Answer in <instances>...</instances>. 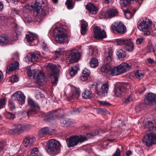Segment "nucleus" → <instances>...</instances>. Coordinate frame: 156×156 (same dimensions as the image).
Segmentation results:
<instances>
[{"label": "nucleus", "instance_id": "nucleus-16", "mask_svg": "<svg viewBox=\"0 0 156 156\" xmlns=\"http://www.w3.org/2000/svg\"><path fill=\"white\" fill-rule=\"evenodd\" d=\"M144 101L146 104L149 105L156 103V95L152 93L148 94L146 96Z\"/></svg>", "mask_w": 156, "mask_h": 156}, {"label": "nucleus", "instance_id": "nucleus-18", "mask_svg": "<svg viewBox=\"0 0 156 156\" xmlns=\"http://www.w3.org/2000/svg\"><path fill=\"white\" fill-rule=\"evenodd\" d=\"M125 86V84H119L115 91V94L117 96L121 97L124 96L126 90Z\"/></svg>", "mask_w": 156, "mask_h": 156}, {"label": "nucleus", "instance_id": "nucleus-29", "mask_svg": "<svg viewBox=\"0 0 156 156\" xmlns=\"http://www.w3.org/2000/svg\"><path fill=\"white\" fill-rule=\"evenodd\" d=\"M12 27L16 34V36L20 35L22 30V28L21 27H20L19 25L15 22L12 23Z\"/></svg>", "mask_w": 156, "mask_h": 156}, {"label": "nucleus", "instance_id": "nucleus-56", "mask_svg": "<svg viewBox=\"0 0 156 156\" xmlns=\"http://www.w3.org/2000/svg\"><path fill=\"white\" fill-rule=\"evenodd\" d=\"M88 77L87 76L83 74L82 75L80 76V79L82 81H85L87 79Z\"/></svg>", "mask_w": 156, "mask_h": 156}, {"label": "nucleus", "instance_id": "nucleus-26", "mask_svg": "<svg viewBox=\"0 0 156 156\" xmlns=\"http://www.w3.org/2000/svg\"><path fill=\"white\" fill-rule=\"evenodd\" d=\"M29 33L30 35L26 34V38L29 43H31L33 42L34 40V38H37V35L32 32H29Z\"/></svg>", "mask_w": 156, "mask_h": 156}, {"label": "nucleus", "instance_id": "nucleus-54", "mask_svg": "<svg viewBox=\"0 0 156 156\" xmlns=\"http://www.w3.org/2000/svg\"><path fill=\"white\" fill-rule=\"evenodd\" d=\"M8 106L9 109L12 111L14 110L15 109V106L14 103H9Z\"/></svg>", "mask_w": 156, "mask_h": 156}, {"label": "nucleus", "instance_id": "nucleus-64", "mask_svg": "<svg viewBox=\"0 0 156 156\" xmlns=\"http://www.w3.org/2000/svg\"><path fill=\"white\" fill-rule=\"evenodd\" d=\"M94 49L92 48H89V50L88 55L90 56L92 55L94 52Z\"/></svg>", "mask_w": 156, "mask_h": 156}, {"label": "nucleus", "instance_id": "nucleus-59", "mask_svg": "<svg viewBox=\"0 0 156 156\" xmlns=\"http://www.w3.org/2000/svg\"><path fill=\"white\" fill-rule=\"evenodd\" d=\"M144 41V38L142 37L138 38L136 41V43L137 44H140Z\"/></svg>", "mask_w": 156, "mask_h": 156}, {"label": "nucleus", "instance_id": "nucleus-44", "mask_svg": "<svg viewBox=\"0 0 156 156\" xmlns=\"http://www.w3.org/2000/svg\"><path fill=\"white\" fill-rule=\"evenodd\" d=\"M6 116L8 119L13 120L15 117V113L7 112Z\"/></svg>", "mask_w": 156, "mask_h": 156}, {"label": "nucleus", "instance_id": "nucleus-48", "mask_svg": "<svg viewBox=\"0 0 156 156\" xmlns=\"http://www.w3.org/2000/svg\"><path fill=\"white\" fill-rule=\"evenodd\" d=\"M63 50L61 48H59L55 52V57H58L63 52Z\"/></svg>", "mask_w": 156, "mask_h": 156}, {"label": "nucleus", "instance_id": "nucleus-9", "mask_svg": "<svg viewBox=\"0 0 156 156\" xmlns=\"http://www.w3.org/2000/svg\"><path fill=\"white\" fill-rule=\"evenodd\" d=\"M99 85L97 86L94 84L90 86V88H95L96 90V93L100 96L101 97H104L107 95L108 91V86L107 83H103L101 86L100 91H98V88L99 87Z\"/></svg>", "mask_w": 156, "mask_h": 156}, {"label": "nucleus", "instance_id": "nucleus-40", "mask_svg": "<svg viewBox=\"0 0 156 156\" xmlns=\"http://www.w3.org/2000/svg\"><path fill=\"white\" fill-rule=\"evenodd\" d=\"M144 75V73L142 70H138L135 73L136 77L138 79L142 78Z\"/></svg>", "mask_w": 156, "mask_h": 156}, {"label": "nucleus", "instance_id": "nucleus-6", "mask_svg": "<svg viewBox=\"0 0 156 156\" xmlns=\"http://www.w3.org/2000/svg\"><path fill=\"white\" fill-rule=\"evenodd\" d=\"M85 136H73L69 138V147H73L80 142L82 143L87 140Z\"/></svg>", "mask_w": 156, "mask_h": 156}, {"label": "nucleus", "instance_id": "nucleus-33", "mask_svg": "<svg viewBox=\"0 0 156 156\" xmlns=\"http://www.w3.org/2000/svg\"><path fill=\"white\" fill-rule=\"evenodd\" d=\"M92 95V93L88 90H85L82 94V97L85 99H90Z\"/></svg>", "mask_w": 156, "mask_h": 156}, {"label": "nucleus", "instance_id": "nucleus-62", "mask_svg": "<svg viewBox=\"0 0 156 156\" xmlns=\"http://www.w3.org/2000/svg\"><path fill=\"white\" fill-rule=\"evenodd\" d=\"M41 45L43 47V49L45 51H47L48 50V45L44 42H42L41 43Z\"/></svg>", "mask_w": 156, "mask_h": 156}, {"label": "nucleus", "instance_id": "nucleus-28", "mask_svg": "<svg viewBox=\"0 0 156 156\" xmlns=\"http://www.w3.org/2000/svg\"><path fill=\"white\" fill-rule=\"evenodd\" d=\"M10 41L7 38V36L2 35L0 36V45H6L10 44Z\"/></svg>", "mask_w": 156, "mask_h": 156}, {"label": "nucleus", "instance_id": "nucleus-36", "mask_svg": "<svg viewBox=\"0 0 156 156\" xmlns=\"http://www.w3.org/2000/svg\"><path fill=\"white\" fill-rule=\"evenodd\" d=\"M110 66L109 65L106 64L103 65L100 68L101 71L102 72L108 74V72L110 70Z\"/></svg>", "mask_w": 156, "mask_h": 156}, {"label": "nucleus", "instance_id": "nucleus-41", "mask_svg": "<svg viewBox=\"0 0 156 156\" xmlns=\"http://www.w3.org/2000/svg\"><path fill=\"white\" fill-rule=\"evenodd\" d=\"M133 99V96L131 95H130L128 97H125L123 99L122 101L124 103L127 104L132 101Z\"/></svg>", "mask_w": 156, "mask_h": 156}, {"label": "nucleus", "instance_id": "nucleus-46", "mask_svg": "<svg viewBox=\"0 0 156 156\" xmlns=\"http://www.w3.org/2000/svg\"><path fill=\"white\" fill-rule=\"evenodd\" d=\"M27 113L28 116L29 117L31 115L36 114V112L34 109L30 108L28 109V110L27 112Z\"/></svg>", "mask_w": 156, "mask_h": 156}, {"label": "nucleus", "instance_id": "nucleus-13", "mask_svg": "<svg viewBox=\"0 0 156 156\" xmlns=\"http://www.w3.org/2000/svg\"><path fill=\"white\" fill-rule=\"evenodd\" d=\"M12 98L14 100H17L21 104H23L25 102V96L21 92L18 91L13 94Z\"/></svg>", "mask_w": 156, "mask_h": 156}, {"label": "nucleus", "instance_id": "nucleus-39", "mask_svg": "<svg viewBox=\"0 0 156 156\" xmlns=\"http://www.w3.org/2000/svg\"><path fill=\"white\" fill-rule=\"evenodd\" d=\"M156 45L155 44H152L147 46V51L148 52L154 53L156 50Z\"/></svg>", "mask_w": 156, "mask_h": 156}, {"label": "nucleus", "instance_id": "nucleus-43", "mask_svg": "<svg viewBox=\"0 0 156 156\" xmlns=\"http://www.w3.org/2000/svg\"><path fill=\"white\" fill-rule=\"evenodd\" d=\"M126 39H117L115 42V44L117 45H124Z\"/></svg>", "mask_w": 156, "mask_h": 156}, {"label": "nucleus", "instance_id": "nucleus-15", "mask_svg": "<svg viewBox=\"0 0 156 156\" xmlns=\"http://www.w3.org/2000/svg\"><path fill=\"white\" fill-rule=\"evenodd\" d=\"M58 111V109L52 110L49 112L45 114V118L44 120L46 122H50L51 120L55 119L56 118H58L59 116L58 115H54L53 113H56Z\"/></svg>", "mask_w": 156, "mask_h": 156}, {"label": "nucleus", "instance_id": "nucleus-1", "mask_svg": "<svg viewBox=\"0 0 156 156\" xmlns=\"http://www.w3.org/2000/svg\"><path fill=\"white\" fill-rule=\"evenodd\" d=\"M144 127L147 128L146 131V135L142 139L144 144L150 146L153 144L156 143V125L151 121H147L144 125Z\"/></svg>", "mask_w": 156, "mask_h": 156}, {"label": "nucleus", "instance_id": "nucleus-47", "mask_svg": "<svg viewBox=\"0 0 156 156\" xmlns=\"http://www.w3.org/2000/svg\"><path fill=\"white\" fill-rule=\"evenodd\" d=\"M38 153V149L37 148H34L32 150L30 156H39Z\"/></svg>", "mask_w": 156, "mask_h": 156}, {"label": "nucleus", "instance_id": "nucleus-49", "mask_svg": "<svg viewBox=\"0 0 156 156\" xmlns=\"http://www.w3.org/2000/svg\"><path fill=\"white\" fill-rule=\"evenodd\" d=\"M135 109L136 112H139L144 110V108L143 107V105L140 104L136 105Z\"/></svg>", "mask_w": 156, "mask_h": 156}, {"label": "nucleus", "instance_id": "nucleus-27", "mask_svg": "<svg viewBox=\"0 0 156 156\" xmlns=\"http://www.w3.org/2000/svg\"><path fill=\"white\" fill-rule=\"evenodd\" d=\"M86 9L91 13L95 14L97 13V9L96 7L91 3H89L86 5Z\"/></svg>", "mask_w": 156, "mask_h": 156}, {"label": "nucleus", "instance_id": "nucleus-30", "mask_svg": "<svg viewBox=\"0 0 156 156\" xmlns=\"http://www.w3.org/2000/svg\"><path fill=\"white\" fill-rule=\"evenodd\" d=\"M28 104L29 105L32 107L37 108L39 110L41 108L37 103L30 98H29L27 100Z\"/></svg>", "mask_w": 156, "mask_h": 156}, {"label": "nucleus", "instance_id": "nucleus-22", "mask_svg": "<svg viewBox=\"0 0 156 156\" xmlns=\"http://www.w3.org/2000/svg\"><path fill=\"white\" fill-rule=\"evenodd\" d=\"M19 62L17 61H15L13 63L9 64L7 67L6 73H9L14 70L19 69Z\"/></svg>", "mask_w": 156, "mask_h": 156}, {"label": "nucleus", "instance_id": "nucleus-60", "mask_svg": "<svg viewBox=\"0 0 156 156\" xmlns=\"http://www.w3.org/2000/svg\"><path fill=\"white\" fill-rule=\"evenodd\" d=\"M5 98H3L0 100V109L5 104Z\"/></svg>", "mask_w": 156, "mask_h": 156}, {"label": "nucleus", "instance_id": "nucleus-4", "mask_svg": "<svg viewBox=\"0 0 156 156\" xmlns=\"http://www.w3.org/2000/svg\"><path fill=\"white\" fill-rule=\"evenodd\" d=\"M61 146L59 142L56 140H49L47 144V152L50 154H56L58 153Z\"/></svg>", "mask_w": 156, "mask_h": 156}, {"label": "nucleus", "instance_id": "nucleus-10", "mask_svg": "<svg viewBox=\"0 0 156 156\" xmlns=\"http://www.w3.org/2000/svg\"><path fill=\"white\" fill-rule=\"evenodd\" d=\"M112 29L121 34H124L126 31V26L121 22H115L112 25Z\"/></svg>", "mask_w": 156, "mask_h": 156}, {"label": "nucleus", "instance_id": "nucleus-31", "mask_svg": "<svg viewBox=\"0 0 156 156\" xmlns=\"http://www.w3.org/2000/svg\"><path fill=\"white\" fill-rule=\"evenodd\" d=\"M36 78L38 83H43L45 81V78L44 73L40 72L37 75Z\"/></svg>", "mask_w": 156, "mask_h": 156}, {"label": "nucleus", "instance_id": "nucleus-63", "mask_svg": "<svg viewBox=\"0 0 156 156\" xmlns=\"http://www.w3.org/2000/svg\"><path fill=\"white\" fill-rule=\"evenodd\" d=\"M113 156H120V151L119 148L116 149L115 153L113 154Z\"/></svg>", "mask_w": 156, "mask_h": 156}, {"label": "nucleus", "instance_id": "nucleus-52", "mask_svg": "<svg viewBox=\"0 0 156 156\" xmlns=\"http://www.w3.org/2000/svg\"><path fill=\"white\" fill-rule=\"evenodd\" d=\"M98 130H94L92 133H88L87 134V136H94L97 135L98 134Z\"/></svg>", "mask_w": 156, "mask_h": 156}, {"label": "nucleus", "instance_id": "nucleus-53", "mask_svg": "<svg viewBox=\"0 0 156 156\" xmlns=\"http://www.w3.org/2000/svg\"><path fill=\"white\" fill-rule=\"evenodd\" d=\"M90 72V70L86 68H85L83 71V74L89 77Z\"/></svg>", "mask_w": 156, "mask_h": 156}, {"label": "nucleus", "instance_id": "nucleus-38", "mask_svg": "<svg viewBox=\"0 0 156 156\" xmlns=\"http://www.w3.org/2000/svg\"><path fill=\"white\" fill-rule=\"evenodd\" d=\"M79 68L77 66H74L71 68L70 71L71 76H74L77 72Z\"/></svg>", "mask_w": 156, "mask_h": 156}, {"label": "nucleus", "instance_id": "nucleus-42", "mask_svg": "<svg viewBox=\"0 0 156 156\" xmlns=\"http://www.w3.org/2000/svg\"><path fill=\"white\" fill-rule=\"evenodd\" d=\"M124 13L125 17L127 19H130L132 18L133 15L129 9H127L124 11Z\"/></svg>", "mask_w": 156, "mask_h": 156}, {"label": "nucleus", "instance_id": "nucleus-7", "mask_svg": "<svg viewBox=\"0 0 156 156\" xmlns=\"http://www.w3.org/2000/svg\"><path fill=\"white\" fill-rule=\"evenodd\" d=\"M55 31L57 35L55 38L56 41L59 43H64L67 37L64 30L61 28H59L55 29Z\"/></svg>", "mask_w": 156, "mask_h": 156}, {"label": "nucleus", "instance_id": "nucleus-8", "mask_svg": "<svg viewBox=\"0 0 156 156\" xmlns=\"http://www.w3.org/2000/svg\"><path fill=\"white\" fill-rule=\"evenodd\" d=\"M94 37L96 39H103L107 37L105 28L102 29L100 27L96 26L94 29Z\"/></svg>", "mask_w": 156, "mask_h": 156}, {"label": "nucleus", "instance_id": "nucleus-25", "mask_svg": "<svg viewBox=\"0 0 156 156\" xmlns=\"http://www.w3.org/2000/svg\"><path fill=\"white\" fill-rule=\"evenodd\" d=\"M81 33L82 34L84 35L87 30L88 24L84 20H82L81 21Z\"/></svg>", "mask_w": 156, "mask_h": 156}, {"label": "nucleus", "instance_id": "nucleus-35", "mask_svg": "<svg viewBox=\"0 0 156 156\" xmlns=\"http://www.w3.org/2000/svg\"><path fill=\"white\" fill-rule=\"evenodd\" d=\"M98 60L95 58H93L90 61V65L92 68H95L98 66Z\"/></svg>", "mask_w": 156, "mask_h": 156}, {"label": "nucleus", "instance_id": "nucleus-5", "mask_svg": "<svg viewBox=\"0 0 156 156\" xmlns=\"http://www.w3.org/2000/svg\"><path fill=\"white\" fill-rule=\"evenodd\" d=\"M50 70V78L53 86H56L58 81L59 70L57 68L56 65L49 64L48 66Z\"/></svg>", "mask_w": 156, "mask_h": 156}, {"label": "nucleus", "instance_id": "nucleus-12", "mask_svg": "<svg viewBox=\"0 0 156 156\" xmlns=\"http://www.w3.org/2000/svg\"><path fill=\"white\" fill-rule=\"evenodd\" d=\"M28 128V125L24 124L17 125L16 126L15 128L10 129L9 130V132L12 134L16 133L20 134Z\"/></svg>", "mask_w": 156, "mask_h": 156}, {"label": "nucleus", "instance_id": "nucleus-57", "mask_svg": "<svg viewBox=\"0 0 156 156\" xmlns=\"http://www.w3.org/2000/svg\"><path fill=\"white\" fill-rule=\"evenodd\" d=\"M147 61L148 63L151 64L155 65L156 64V61H154L153 59L151 58H147Z\"/></svg>", "mask_w": 156, "mask_h": 156}, {"label": "nucleus", "instance_id": "nucleus-14", "mask_svg": "<svg viewBox=\"0 0 156 156\" xmlns=\"http://www.w3.org/2000/svg\"><path fill=\"white\" fill-rule=\"evenodd\" d=\"M40 56V52L35 51L33 53L28 54L25 58L26 62H36Z\"/></svg>", "mask_w": 156, "mask_h": 156}, {"label": "nucleus", "instance_id": "nucleus-50", "mask_svg": "<svg viewBox=\"0 0 156 156\" xmlns=\"http://www.w3.org/2000/svg\"><path fill=\"white\" fill-rule=\"evenodd\" d=\"M98 103L100 105L102 106H108L110 105L108 102L105 101H98Z\"/></svg>", "mask_w": 156, "mask_h": 156}, {"label": "nucleus", "instance_id": "nucleus-45", "mask_svg": "<svg viewBox=\"0 0 156 156\" xmlns=\"http://www.w3.org/2000/svg\"><path fill=\"white\" fill-rule=\"evenodd\" d=\"M60 121L61 125L62 126L64 127L68 126L67 122L68 121L67 119H65V118H62L61 119Z\"/></svg>", "mask_w": 156, "mask_h": 156}, {"label": "nucleus", "instance_id": "nucleus-21", "mask_svg": "<svg viewBox=\"0 0 156 156\" xmlns=\"http://www.w3.org/2000/svg\"><path fill=\"white\" fill-rule=\"evenodd\" d=\"M53 132V129L48 127H44L41 129L39 132V136L42 137L47 134H51Z\"/></svg>", "mask_w": 156, "mask_h": 156}, {"label": "nucleus", "instance_id": "nucleus-3", "mask_svg": "<svg viewBox=\"0 0 156 156\" xmlns=\"http://www.w3.org/2000/svg\"><path fill=\"white\" fill-rule=\"evenodd\" d=\"M151 25V21L149 19L143 18L138 22L137 27L140 30L145 32L144 35H148L150 34Z\"/></svg>", "mask_w": 156, "mask_h": 156}, {"label": "nucleus", "instance_id": "nucleus-32", "mask_svg": "<svg viewBox=\"0 0 156 156\" xmlns=\"http://www.w3.org/2000/svg\"><path fill=\"white\" fill-rule=\"evenodd\" d=\"M116 55L121 60H122V58H125L126 56V52L122 49L117 50Z\"/></svg>", "mask_w": 156, "mask_h": 156}, {"label": "nucleus", "instance_id": "nucleus-51", "mask_svg": "<svg viewBox=\"0 0 156 156\" xmlns=\"http://www.w3.org/2000/svg\"><path fill=\"white\" fill-rule=\"evenodd\" d=\"M74 1V0H69V9H72L74 8L75 4Z\"/></svg>", "mask_w": 156, "mask_h": 156}, {"label": "nucleus", "instance_id": "nucleus-20", "mask_svg": "<svg viewBox=\"0 0 156 156\" xmlns=\"http://www.w3.org/2000/svg\"><path fill=\"white\" fill-rule=\"evenodd\" d=\"M124 45L126 50L128 52H132L133 51L134 43L130 39H126Z\"/></svg>", "mask_w": 156, "mask_h": 156}, {"label": "nucleus", "instance_id": "nucleus-24", "mask_svg": "<svg viewBox=\"0 0 156 156\" xmlns=\"http://www.w3.org/2000/svg\"><path fill=\"white\" fill-rule=\"evenodd\" d=\"M121 73H124L129 70L131 68V66L126 63H122L118 66Z\"/></svg>", "mask_w": 156, "mask_h": 156}, {"label": "nucleus", "instance_id": "nucleus-37", "mask_svg": "<svg viewBox=\"0 0 156 156\" xmlns=\"http://www.w3.org/2000/svg\"><path fill=\"white\" fill-rule=\"evenodd\" d=\"M112 54V51L111 50H109L108 52V56H106L104 60L105 64L108 65L111 61V56Z\"/></svg>", "mask_w": 156, "mask_h": 156}, {"label": "nucleus", "instance_id": "nucleus-2", "mask_svg": "<svg viewBox=\"0 0 156 156\" xmlns=\"http://www.w3.org/2000/svg\"><path fill=\"white\" fill-rule=\"evenodd\" d=\"M44 2L42 0H36L35 3L32 6L34 9V15L38 16L41 14L44 16L49 13L48 5H44Z\"/></svg>", "mask_w": 156, "mask_h": 156}, {"label": "nucleus", "instance_id": "nucleus-55", "mask_svg": "<svg viewBox=\"0 0 156 156\" xmlns=\"http://www.w3.org/2000/svg\"><path fill=\"white\" fill-rule=\"evenodd\" d=\"M11 81L12 82H17L19 80V78L16 76H12L11 78Z\"/></svg>", "mask_w": 156, "mask_h": 156}, {"label": "nucleus", "instance_id": "nucleus-23", "mask_svg": "<svg viewBox=\"0 0 156 156\" xmlns=\"http://www.w3.org/2000/svg\"><path fill=\"white\" fill-rule=\"evenodd\" d=\"M121 74H122L121 73L119 68L118 67V66L115 67L110 66L108 75L112 76H116Z\"/></svg>", "mask_w": 156, "mask_h": 156}, {"label": "nucleus", "instance_id": "nucleus-61", "mask_svg": "<svg viewBox=\"0 0 156 156\" xmlns=\"http://www.w3.org/2000/svg\"><path fill=\"white\" fill-rule=\"evenodd\" d=\"M27 73L29 76H32L33 69L32 70L31 69L30 67H28L27 70Z\"/></svg>", "mask_w": 156, "mask_h": 156}, {"label": "nucleus", "instance_id": "nucleus-34", "mask_svg": "<svg viewBox=\"0 0 156 156\" xmlns=\"http://www.w3.org/2000/svg\"><path fill=\"white\" fill-rule=\"evenodd\" d=\"M106 14L109 16L113 17L117 16V12L115 9H108L106 11Z\"/></svg>", "mask_w": 156, "mask_h": 156}, {"label": "nucleus", "instance_id": "nucleus-11", "mask_svg": "<svg viewBox=\"0 0 156 156\" xmlns=\"http://www.w3.org/2000/svg\"><path fill=\"white\" fill-rule=\"evenodd\" d=\"M80 58V55L76 49L70 50L69 53V63L78 62Z\"/></svg>", "mask_w": 156, "mask_h": 156}, {"label": "nucleus", "instance_id": "nucleus-19", "mask_svg": "<svg viewBox=\"0 0 156 156\" xmlns=\"http://www.w3.org/2000/svg\"><path fill=\"white\" fill-rule=\"evenodd\" d=\"M36 140L35 138L32 136H27L24 139L23 144L26 147L30 146Z\"/></svg>", "mask_w": 156, "mask_h": 156}, {"label": "nucleus", "instance_id": "nucleus-17", "mask_svg": "<svg viewBox=\"0 0 156 156\" xmlns=\"http://www.w3.org/2000/svg\"><path fill=\"white\" fill-rule=\"evenodd\" d=\"M71 92L69 95L71 99L77 98L80 96V93L79 89L74 86L71 85Z\"/></svg>", "mask_w": 156, "mask_h": 156}, {"label": "nucleus", "instance_id": "nucleus-58", "mask_svg": "<svg viewBox=\"0 0 156 156\" xmlns=\"http://www.w3.org/2000/svg\"><path fill=\"white\" fill-rule=\"evenodd\" d=\"M44 97L43 94L41 93L40 92H38L37 94L35 96V98L37 99H39L40 98H41Z\"/></svg>", "mask_w": 156, "mask_h": 156}]
</instances>
